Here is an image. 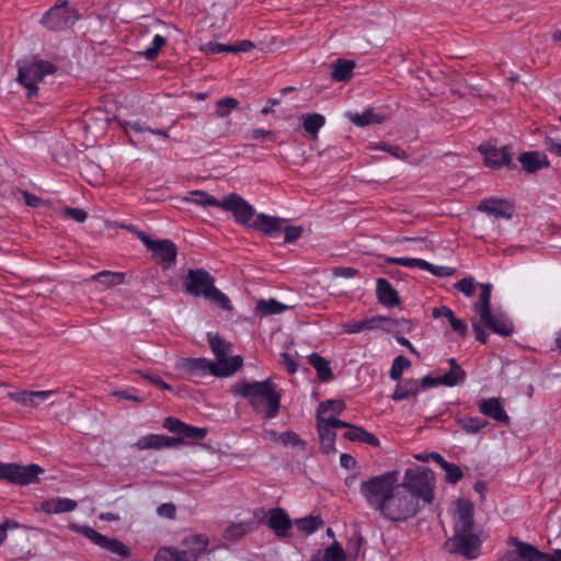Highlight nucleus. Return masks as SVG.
I'll return each mask as SVG.
<instances>
[{
  "instance_id": "obj_31",
  "label": "nucleus",
  "mask_w": 561,
  "mask_h": 561,
  "mask_svg": "<svg viewBox=\"0 0 561 561\" xmlns=\"http://www.w3.org/2000/svg\"><path fill=\"white\" fill-rule=\"evenodd\" d=\"M347 118L356 126H367L369 124H379L383 121V116L376 114L373 108H367L363 113H347Z\"/></svg>"
},
{
  "instance_id": "obj_48",
  "label": "nucleus",
  "mask_w": 561,
  "mask_h": 561,
  "mask_svg": "<svg viewBox=\"0 0 561 561\" xmlns=\"http://www.w3.org/2000/svg\"><path fill=\"white\" fill-rule=\"evenodd\" d=\"M323 561H346V554L341 543L334 541L323 553Z\"/></svg>"
},
{
  "instance_id": "obj_43",
  "label": "nucleus",
  "mask_w": 561,
  "mask_h": 561,
  "mask_svg": "<svg viewBox=\"0 0 561 561\" xmlns=\"http://www.w3.org/2000/svg\"><path fill=\"white\" fill-rule=\"evenodd\" d=\"M387 263L394 265H402L408 267H417L421 270L428 267V262L422 259H410V257H391L388 256L385 259Z\"/></svg>"
},
{
  "instance_id": "obj_20",
  "label": "nucleus",
  "mask_w": 561,
  "mask_h": 561,
  "mask_svg": "<svg viewBox=\"0 0 561 561\" xmlns=\"http://www.w3.org/2000/svg\"><path fill=\"white\" fill-rule=\"evenodd\" d=\"M483 325L501 336H510L514 331L513 322L503 313L490 312L486 318H480Z\"/></svg>"
},
{
  "instance_id": "obj_47",
  "label": "nucleus",
  "mask_w": 561,
  "mask_h": 561,
  "mask_svg": "<svg viewBox=\"0 0 561 561\" xmlns=\"http://www.w3.org/2000/svg\"><path fill=\"white\" fill-rule=\"evenodd\" d=\"M207 430L203 427H196L188 424H183L181 433L178 438H181V444L183 439H202L206 436Z\"/></svg>"
},
{
  "instance_id": "obj_1",
  "label": "nucleus",
  "mask_w": 561,
  "mask_h": 561,
  "mask_svg": "<svg viewBox=\"0 0 561 561\" xmlns=\"http://www.w3.org/2000/svg\"><path fill=\"white\" fill-rule=\"evenodd\" d=\"M435 474L416 466L404 471L399 482V471L391 470L374 476L360 483L359 491L367 505L390 522H405L435 496Z\"/></svg>"
},
{
  "instance_id": "obj_6",
  "label": "nucleus",
  "mask_w": 561,
  "mask_h": 561,
  "mask_svg": "<svg viewBox=\"0 0 561 561\" xmlns=\"http://www.w3.org/2000/svg\"><path fill=\"white\" fill-rule=\"evenodd\" d=\"M43 471L44 469L35 463L21 466L18 463L0 462V479L19 485L37 482L38 474Z\"/></svg>"
},
{
  "instance_id": "obj_11",
  "label": "nucleus",
  "mask_w": 561,
  "mask_h": 561,
  "mask_svg": "<svg viewBox=\"0 0 561 561\" xmlns=\"http://www.w3.org/2000/svg\"><path fill=\"white\" fill-rule=\"evenodd\" d=\"M178 367L183 370L187 377L192 380L211 375L217 377L219 371V365L207 358H183L179 363Z\"/></svg>"
},
{
  "instance_id": "obj_49",
  "label": "nucleus",
  "mask_w": 561,
  "mask_h": 561,
  "mask_svg": "<svg viewBox=\"0 0 561 561\" xmlns=\"http://www.w3.org/2000/svg\"><path fill=\"white\" fill-rule=\"evenodd\" d=\"M442 469H444L446 474L445 480L451 484H456L463 476L461 468L456 463L444 462Z\"/></svg>"
},
{
  "instance_id": "obj_36",
  "label": "nucleus",
  "mask_w": 561,
  "mask_h": 561,
  "mask_svg": "<svg viewBox=\"0 0 561 561\" xmlns=\"http://www.w3.org/2000/svg\"><path fill=\"white\" fill-rule=\"evenodd\" d=\"M193 197H184L183 201L194 203L199 206H213L221 208V201L205 191H192L190 193Z\"/></svg>"
},
{
  "instance_id": "obj_41",
  "label": "nucleus",
  "mask_w": 561,
  "mask_h": 561,
  "mask_svg": "<svg viewBox=\"0 0 561 561\" xmlns=\"http://www.w3.org/2000/svg\"><path fill=\"white\" fill-rule=\"evenodd\" d=\"M243 365V359L240 355L232 356L229 360L226 358L222 365H219V371L216 373L217 377H228L233 375Z\"/></svg>"
},
{
  "instance_id": "obj_21",
  "label": "nucleus",
  "mask_w": 561,
  "mask_h": 561,
  "mask_svg": "<svg viewBox=\"0 0 561 561\" xmlns=\"http://www.w3.org/2000/svg\"><path fill=\"white\" fill-rule=\"evenodd\" d=\"M285 219L265 214H259L252 221V229L259 230L265 236L276 237L283 230Z\"/></svg>"
},
{
  "instance_id": "obj_19",
  "label": "nucleus",
  "mask_w": 561,
  "mask_h": 561,
  "mask_svg": "<svg viewBox=\"0 0 561 561\" xmlns=\"http://www.w3.org/2000/svg\"><path fill=\"white\" fill-rule=\"evenodd\" d=\"M478 407L479 411L483 415L489 416L501 424H510V416L504 410L503 404L501 403V400L499 398L482 399L478 403Z\"/></svg>"
},
{
  "instance_id": "obj_26",
  "label": "nucleus",
  "mask_w": 561,
  "mask_h": 561,
  "mask_svg": "<svg viewBox=\"0 0 561 561\" xmlns=\"http://www.w3.org/2000/svg\"><path fill=\"white\" fill-rule=\"evenodd\" d=\"M76 507V501L62 497H53L41 503V510L46 514L72 512Z\"/></svg>"
},
{
  "instance_id": "obj_24",
  "label": "nucleus",
  "mask_w": 561,
  "mask_h": 561,
  "mask_svg": "<svg viewBox=\"0 0 561 561\" xmlns=\"http://www.w3.org/2000/svg\"><path fill=\"white\" fill-rule=\"evenodd\" d=\"M317 430L320 438V450L323 454H335V431L323 419H317Z\"/></svg>"
},
{
  "instance_id": "obj_18",
  "label": "nucleus",
  "mask_w": 561,
  "mask_h": 561,
  "mask_svg": "<svg viewBox=\"0 0 561 561\" xmlns=\"http://www.w3.org/2000/svg\"><path fill=\"white\" fill-rule=\"evenodd\" d=\"M398 323V320H393L390 317L383 316H375L371 318H366L359 321H351L343 324V330L345 333L355 334L363 331H370L378 328H381L380 323Z\"/></svg>"
},
{
  "instance_id": "obj_30",
  "label": "nucleus",
  "mask_w": 561,
  "mask_h": 561,
  "mask_svg": "<svg viewBox=\"0 0 561 561\" xmlns=\"http://www.w3.org/2000/svg\"><path fill=\"white\" fill-rule=\"evenodd\" d=\"M355 67V62L346 59H337L331 65L332 68V79L341 82L347 81L353 76V69Z\"/></svg>"
},
{
  "instance_id": "obj_3",
  "label": "nucleus",
  "mask_w": 561,
  "mask_h": 561,
  "mask_svg": "<svg viewBox=\"0 0 561 561\" xmlns=\"http://www.w3.org/2000/svg\"><path fill=\"white\" fill-rule=\"evenodd\" d=\"M185 291L194 297H204L225 310L232 306L227 295L215 286V277L205 268H190L183 279Z\"/></svg>"
},
{
  "instance_id": "obj_56",
  "label": "nucleus",
  "mask_w": 561,
  "mask_h": 561,
  "mask_svg": "<svg viewBox=\"0 0 561 561\" xmlns=\"http://www.w3.org/2000/svg\"><path fill=\"white\" fill-rule=\"evenodd\" d=\"M280 364L289 374H295L298 369V364L295 360L294 355L286 352L280 354Z\"/></svg>"
},
{
  "instance_id": "obj_4",
  "label": "nucleus",
  "mask_w": 561,
  "mask_h": 561,
  "mask_svg": "<svg viewBox=\"0 0 561 561\" xmlns=\"http://www.w3.org/2000/svg\"><path fill=\"white\" fill-rule=\"evenodd\" d=\"M57 70V67L44 60L33 61L19 69L18 80L27 88V96L33 98L37 94V83L44 79L45 76L51 75Z\"/></svg>"
},
{
  "instance_id": "obj_33",
  "label": "nucleus",
  "mask_w": 561,
  "mask_h": 561,
  "mask_svg": "<svg viewBox=\"0 0 561 561\" xmlns=\"http://www.w3.org/2000/svg\"><path fill=\"white\" fill-rule=\"evenodd\" d=\"M302 127L312 138H317L319 130L324 126L325 118L322 114L312 113L301 116Z\"/></svg>"
},
{
  "instance_id": "obj_7",
  "label": "nucleus",
  "mask_w": 561,
  "mask_h": 561,
  "mask_svg": "<svg viewBox=\"0 0 561 561\" xmlns=\"http://www.w3.org/2000/svg\"><path fill=\"white\" fill-rule=\"evenodd\" d=\"M445 549L449 553L472 560L480 554L481 541L473 533L454 534V536L445 542Z\"/></svg>"
},
{
  "instance_id": "obj_13",
  "label": "nucleus",
  "mask_w": 561,
  "mask_h": 561,
  "mask_svg": "<svg viewBox=\"0 0 561 561\" xmlns=\"http://www.w3.org/2000/svg\"><path fill=\"white\" fill-rule=\"evenodd\" d=\"M473 505L470 501L460 499L456 502L454 516V534L472 533Z\"/></svg>"
},
{
  "instance_id": "obj_14",
  "label": "nucleus",
  "mask_w": 561,
  "mask_h": 561,
  "mask_svg": "<svg viewBox=\"0 0 561 561\" xmlns=\"http://www.w3.org/2000/svg\"><path fill=\"white\" fill-rule=\"evenodd\" d=\"M179 445H181V438L169 437L160 434H149L141 436L135 444L139 450L173 448L178 447Z\"/></svg>"
},
{
  "instance_id": "obj_9",
  "label": "nucleus",
  "mask_w": 561,
  "mask_h": 561,
  "mask_svg": "<svg viewBox=\"0 0 561 561\" xmlns=\"http://www.w3.org/2000/svg\"><path fill=\"white\" fill-rule=\"evenodd\" d=\"M221 209L226 211H231L234 217V220L238 224L247 228H252V221L255 215V209L239 194H228L221 201Z\"/></svg>"
},
{
  "instance_id": "obj_38",
  "label": "nucleus",
  "mask_w": 561,
  "mask_h": 561,
  "mask_svg": "<svg viewBox=\"0 0 561 561\" xmlns=\"http://www.w3.org/2000/svg\"><path fill=\"white\" fill-rule=\"evenodd\" d=\"M296 526L298 529L307 535H310L320 529L324 522L320 516H307L296 519Z\"/></svg>"
},
{
  "instance_id": "obj_39",
  "label": "nucleus",
  "mask_w": 561,
  "mask_h": 561,
  "mask_svg": "<svg viewBox=\"0 0 561 561\" xmlns=\"http://www.w3.org/2000/svg\"><path fill=\"white\" fill-rule=\"evenodd\" d=\"M345 403L342 400H327L322 401L317 411V419H328L325 415L329 411L340 414L345 410Z\"/></svg>"
},
{
  "instance_id": "obj_23",
  "label": "nucleus",
  "mask_w": 561,
  "mask_h": 561,
  "mask_svg": "<svg viewBox=\"0 0 561 561\" xmlns=\"http://www.w3.org/2000/svg\"><path fill=\"white\" fill-rule=\"evenodd\" d=\"M523 169L528 173H534L540 169L549 167V160L545 152L541 151H527L518 157Z\"/></svg>"
},
{
  "instance_id": "obj_53",
  "label": "nucleus",
  "mask_w": 561,
  "mask_h": 561,
  "mask_svg": "<svg viewBox=\"0 0 561 561\" xmlns=\"http://www.w3.org/2000/svg\"><path fill=\"white\" fill-rule=\"evenodd\" d=\"M54 393V390L31 391L28 399L30 407H37L39 403L49 399Z\"/></svg>"
},
{
  "instance_id": "obj_54",
  "label": "nucleus",
  "mask_w": 561,
  "mask_h": 561,
  "mask_svg": "<svg viewBox=\"0 0 561 561\" xmlns=\"http://www.w3.org/2000/svg\"><path fill=\"white\" fill-rule=\"evenodd\" d=\"M304 232L302 227L300 226H287L284 228V242L285 243H293L297 241Z\"/></svg>"
},
{
  "instance_id": "obj_27",
  "label": "nucleus",
  "mask_w": 561,
  "mask_h": 561,
  "mask_svg": "<svg viewBox=\"0 0 561 561\" xmlns=\"http://www.w3.org/2000/svg\"><path fill=\"white\" fill-rule=\"evenodd\" d=\"M207 341L209 343L211 352L215 354L218 365H222L228 354L231 352V343L221 339L218 334L207 333Z\"/></svg>"
},
{
  "instance_id": "obj_62",
  "label": "nucleus",
  "mask_w": 561,
  "mask_h": 561,
  "mask_svg": "<svg viewBox=\"0 0 561 561\" xmlns=\"http://www.w3.org/2000/svg\"><path fill=\"white\" fill-rule=\"evenodd\" d=\"M545 146L547 150H549L551 153H554L558 157H561V142L547 136L545 138Z\"/></svg>"
},
{
  "instance_id": "obj_63",
  "label": "nucleus",
  "mask_w": 561,
  "mask_h": 561,
  "mask_svg": "<svg viewBox=\"0 0 561 561\" xmlns=\"http://www.w3.org/2000/svg\"><path fill=\"white\" fill-rule=\"evenodd\" d=\"M451 329L459 333V335L465 336L467 333V324L459 318L455 316L449 320Z\"/></svg>"
},
{
  "instance_id": "obj_61",
  "label": "nucleus",
  "mask_w": 561,
  "mask_h": 561,
  "mask_svg": "<svg viewBox=\"0 0 561 561\" xmlns=\"http://www.w3.org/2000/svg\"><path fill=\"white\" fill-rule=\"evenodd\" d=\"M440 385H443L442 376L435 378L430 375H426L422 378V380L420 382V391L428 389V388L437 387Z\"/></svg>"
},
{
  "instance_id": "obj_55",
  "label": "nucleus",
  "mask_w": 561,
  "mask_h": 561,
  "mask_svg": "<svg viewBox=\"0 0 561 561\" xmlns=\"http://www.w3.org/2000/svg\"><path fill=\"white\" fill-rule=\"evenodd\" d=\"M207 54H219V53H232L231 45L209 42L205 44L202 48Z\"/></svg>"
},
{
  "instance_id": "obj_60",
  "label": "nucleus",
  "mask_w": 561,
  "mask_h": 561,
  "mask_svg": "<svg viewBox=\"0 0 561 561\" xmlns=\"http://www.w3.org/2000/svg\"><path fill=\"white\" fill-rule=\"evenodd\" d=\"M251 138L253 139H266L275 141L276 135L273 130H266L263 128H255L251 131Z\"/></svg>"
},
{
  "instance_id": "obj_45",
  "label": "nucleus",
  "mask_w": 561,
  "mask_h": 561,
  "mask_svg": "<svg viewBox=\"0 0 561 561\" xmlns=\"http://www.w3.org/2000/svg\"><path fill=\"white\" fill-rule=\"evenodd\" d=\"M253 522H243L229 526L226 530V537L229 539H239L253 529Z\"/></svg>"
},
{
  "instance_id": "obj_5",
  "label": "nucleus",
  "mask_w": 561,
  "mask_h": 561,
  "mask_svg": "<svg viewBox=\"0 0 561 561\" xmlns=\"http://www.w3.org/2000/svg\"><path fill=\"white\" fill-rule=\"evenodd\" d=\"M77 12L67 0L56 3L42 18L41 23L49 31L59 32L71 27L78 20Z\"/></svg>"
},
{
  "instance_id": "obj_59",
  "label": "nucleus",
  "mask_w": 561,
  "mask_h": 561,
  "mask_svg": "<svg viewBox=\"0 0 561 561\" xmlns=\"http://www.w3.org/2000/svg\"><path fill=\"white\" fill-rule=\"evenodd\" d=\"M64 211L67 216L77 222H83L88 217L87 211L81 208L66 207Z\"/></svg>"
},
{
  "instance_id": "obj_34",
  "label": "nucleus",
  "mask_w": 561,
  "mask_h": 561,
  "mask_svg": "<svg viewBox=\"0 0 561 561\" xmlns=\"http://www.w3.org/2000/svg\"><path fill=\"white\" fill-rule=\"evenodd\" d=\"M126 274L123 272L102 271L94 274L91 278L98 280L105 287H114L125 282Z\"/></svg>"
},
{
  "instance_id": "obj_8",
  "label": "nucleus",
  "mask_w": 561,
  "mask_h": 561,
  "mask_svg": "<svg viewBox=\"0 0 561 561\" xmlns=\"http://www.w3.org/2000/svg\"><path fill=\"white\" fill-rule=\"evenodd\" d=\"M77 533L90 539L94 545L125 559L131 554L130 549L116 538H108L89 526H73Z\"/></svg>"
},
{
  "instance_id": "obj_32",
  "label": "nucleus",
  "mask_w": 561,
  "mask_h": 561,
  "mask_svg": "<svg viewBox=\"0 0 561 561\" xmlns=\"http://www.w3.org/2000/svg\"><path fill=\"white\" fill-rule=\"evenodd\" d=\"M491 290L490 284L481 285L479 301L474 305L473 310L480 318H486L491 311Z\"/></svg>"
},
{
  "instance_id": "obj_44",
  "label": "nucleus",
  "mask_w": 561,
  "mask_h": 561,
  "mask_svg": "<svg viewBox=\"0 0 561 561\" xmlns=\"http://www.w3.org/2000/svg\"><path fill=\"white\" fill-rule=\"evenodd\" d=\"M466 378V373L461 367H451L448 373L442 376L444 386L454 387L462 382Z\"/></svg>"
},
{
  "instance_id": "obj_52",
  "label": "nucleus",
  "mask_w": 561,
  "mask_h": 561,
  "mask_svg": "<svg viewBox=\"0 0 561 561\" xmlns=\"http://www.w3.org/2000/svg\"><path fill=\"white\" fill-rule=\"evenodd\" d=\"M455 288L463 293L467 297H471L476 289L474 279L472 277L461 278L456 283Z\"/></svg>"
},
{
  "instance_id": "obj_57",
  "label": "nucleus",
  "mask_w": 561,
  "mask_h": 561,
  "mask_svg": "<svg viewBox=\"0 0 561 561\" xmlns=\"http://www.w3.org/2000/svg\"><path fill=\"white\" fill-rule=\"evenodd\" d=\"M425 271H428L431 272L433 275L435 276H439V277H447V276H451L454 273H455V268L454 267H449V266H437V265H433L431 263H428V267L427 268H424Z\"/></svg>"
},
{
  "instance_id": "obj_29",
  "label": "nucleus",
  "mask_w": 561,
  "mask_h": 561,
  "mask_svg": "<svg viewBox=\"0 0 561 561\" xmlns=\"http://www.w3.org/2000/svg\"><path fill=\"white\" fill-rule=\"evenodd\" d=\"M420 393V382L417 379H408L399 382L391 396L393 401H401Z\"/></svg>"
},
{
  "instance_id": "obj_15",
  "label": "nucleus",
  "mask_w": 561,
  "mask_h": 561,
  "mask_svg": "<svg viewBox=\"0 0 561 561\" xmlns=\"http://www.w3.org/2000/svg\"><path fill=\"white\" fill-rule=\"evenodd\" d=\"M479 211H483L495 218L510 219L513 216L514 206L504 199L489 198L482 201L478 206Z\"/></svg>"
},
{
  "instance_id": "obj_46",
  "label": "nucleus",
  "mask_w": 561,
  "mask_h": 561,
  "mask_svg": "<svg viewBox=\"0 0 561 561\" xmlns=\"http://www.w3.org/2000/svg\"><path fill=\"white\" fill-rule=\"evenodd\" d=\"M239 102L234 98H225L216 103V115L225 118L230 115L231 111L238 106Z\"/></svg>"
},
{
  "instance_id": "obj_58",
  "label": "nucleus",
  "mask_w": 561,
  "mask_h": 561,
  "mask_svg": "<svg viewBox=\"0 0 561 561\" xmlns=\"http://www.w3.org/2000/svg\"><path fill=\"white\" fill-rule=\"evenodd\" d=\"M183 424L184 423L182 421H180L175 417L169 416V417L164 419L162 425L165 430H168L176 435H180Z\"/></svg>"
},
{
  "instance_id": "obj_28",
  "label": "nucleus",
  "mask_w": 561,
  "mask_h": 561,
  "mask_svg": "<svg viewBox=\"0 0 561 561\" xmlns=\"http://www.w3.org/2000/svg\"><path fill=\"white\" fill-rule=\"evenodd\" d=\"M308 363L316 369L318 379L323 382H329L333 379V373L330 367V362L327 360L318 353H312L308 356Z\"/></svg>"
},
{
  "instance_id": "obj_42",
  "label": "nucleus",
  "mask_w": 561,
  "mask_h": 561,
  "mask_svg": "<svg viewBox=\"0 0 561 561\" xmlns=\"http://www.w3.org/2000/svg\"><path fill=\"white\" fill-rule=\"evenodd\" d=\"M410 366H411V362L409 358H407L403 355L397 356L391 364L389 377L396 381L400 380L401 376L403 374V370L408 369Z\"/></svg>"
},
{
  "instance_id": "obj_50",
  "label": "nucleus",
  "mask_w": 561,
  "mask_h": 561,
  "mask_svg": "<svg viewBox=\"0 0 561 561\" xmlns=\"http://www.w3.org/2000/svg\"><path fill=\"white\" fill-rule=\"evenodd\" d=\"M167 43V39L162 36V35H154L153 37V41H152V46L151 47H148L144 53L142 55L148 59V60H153L154 58H157V56L159 55V51L161 49V47H163Z\"/></svg>"
},
{
  "instance_id": "obj_64",
  "label": "nucleus",
  "mask_w": 561,
  "mask_h": 561,
  "mask_svg": "<svg viewBox=\"0 0 561 561\" xmlns=\"http://www.w3.org/2000/svg\"><path fill=\"white\" fill-rule=\"evenodd\" d=\"M279 439L285 446L291 445L297 446L300 443V439L297 434L293 432H285L279 436Z\"/></svg>"
},
{
  "instance_id": "obj_40",
  "label": "nucleus",
  "mask_w": 561,
  "mask_h": 561,
  "mask_svg": "<svg viewBox=\"0 0 561 561\" xmlns=\"http://www.w3.org/2000/svg\"><path fill=\"white\" fill-rule=\"evenodd\" d=\"M154 561H187L185 552L173 547L160 548L154 557Z\"/></svg>"
},
{
  "instance_id": "obj_22",
  "label": "nucleus",
  "mask_w": 561,
  "mask_h": 561,
  "mask_svg": "<svg viewBox=\"0 0 561 561\" xmlns=\"http://www.w3.org/2000/svg\"><path fill=\"white\" fill-rule=\"evenodd\" d=\"M378 301L385 307H394L400 304L398 291L386 278H378L376 286Z\"/></svg>"
},
{
  "instance_id": "obj_51",
  "label": "nucleus",
  "mask_w": 561,
  "mask_h": 561,
  "mask_svg": "<svg viewBox=\"0 0 561 561\" xmlns=\"http://www.w3.org/2000/svg\"><path fill=\"white\" fill-rule=\"evenodd\" d=\"M375 148L380 149L382 151H387L397 159H405L408 157L405 151L401 147L390 145L388 142H380Z\"/></svg>"
},
{
  "instance_id": "obj_37",
  "label": "nucleus",
  "mask_w": 561,
  "mask_h": 561,
  "mask_svg": "<svg viewBox=\"0 0 561 561\" xmlns=\"http://www.w3.org/2000/svg\"><path fill=\"white\" fill-rule=\"evenodd\" d=\"M461 430L468 434H477L489 425V422L482 417L463 416L458 419Z\"/></svg>"
},
{
  "instance_id": "obj_25",
  "label": "nucleus",
  "mask_w": 561,
  "mask_h": 561,
  "mask_svg": "<svg viewBox=\"0 0 561 561\" xmlns=\"http://www.w3.org/2000/svg\"><path fill=\"white\" fill-rule=\"evenodd\" d=\"M480 150L484 153V161L488 167L491 168H501L502 165H507L512 163V152L511 148L507 146L502 147L501 149L491 148L488 150Z\"/></svg>"
},
{
  "instance_id": "obj_17",
  "label": "nucleus",
  "mask_w": 561,
  "mask_h": 561,
  "mask_svg": "<svg viewBox=\"0 0 561 561\" xmlns=\"http://www.w3.org/2000/svg\"><path fill=\"white\" fill-rule=\"evenodd\" d=\"M208 537L206 535H191L182 540L187 561H197L198 558L206 551L208 547Z\"/></svg>"
},
{
  "instance_id": "obj_35",
  "label": "nucleus",
  "mask_w": 561,
  "mask_h": 561,
  "mask_svg": "<svg viewBox=\"0 0 561 561\" xmlns=\"http://www.w3.org/2000/svg\"><path fill=\"white\" fill-rule=\"evenodd\" d=\"M289 307L278 302L275 299H261L256 302L255 312L260 316L278 314L287 310Z\"/></svg>"
},
{
  "instance_id": "obj_12",
  "label": "nucleus",
  "mask_w": 561,
  "mask_h": 561,
  "mask_svg": "<svg viewBox=\"0 0 561 561\" xmlns=\"http://www.w3.org/2000/svg\"><path fill=\"white\" fill-rule=\"evenodd\" d=\"M514 550L506 551L500 561H547V553L540 552L536 547L513 539Z\"/></svg>"
},
{
  "instance_id": "obj_10",
  "label": "nucleus",
  "mask_w": 561,
  "mask_h": 561,
  "mask_svg": "<svg viewBox=\"0 0 561 561\" xmlns=\"http://www.w3.org/2000/svg\"><path fill=\"white\" fill-rule=\"evenodd\" d=\"M263 518L260 523L266 525L278 538L289 537L293 522L288 513L282 507L262 510Z\"/></svg>"
},
{
  "instance_id": "obj_2",
  "label": "nucleus",
  "mask_w": 561,
  "mask_h": 561,
  "mask_svg": "<svg viewBox=\"0 0 561 561\" xmlns=\"http://www.w3.org/2000/svg\"><path fill=\"white\" fill-rule=\"evenodd\" d=\"M232 393L248 400L253 411L266 420L277 416L280 410L282 390L271 379L263 381L240 380L232 387Z\"/></svg>"
},
{
  "instance_id": "obj_16",
  "label": "nucleus",
  "mask_w": 561,
  "mask_h": 561,
  "mask_svg": "<svg viewBox=\"0 0 561 561\" xmlns=\"http://www.w3.org/2000/svg\"><path fill=\"white\" fill-rule=\"evenodd\" d=\"M149 251L159 259L164 268L171 267L178 255V248L175 243L169 239L154 241Z\"/></svg>"
}]
</instances>
